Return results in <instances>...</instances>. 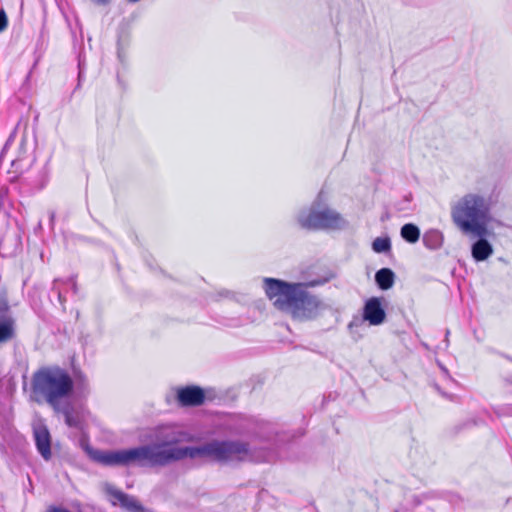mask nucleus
I'll return each mask as SVG.
<instances>
[{"label":"nucleus","mask_w":512,"mask_h":512,"mask_svg":"<svg viewBox=\"0 0 512 512\" xmlns=\"http://www.w3.org/2000/svg\"><path fill=\"white\" fill-rule=\"evenodd\" d=\"M192 435L176 425L163 426L155 434V441L130 449L97 452L94 458L108 466L163 467L186 457H207L214 461L242 462L251 456L250 446L241 440H212L198 447H179L192 441Z\"/></svg>","instance_id":"obj_1"},{"label":"nucleus","mask_w":512,"mask_h":512,"mask_svg":"<svg viewBox=\"0 0 512 512\" xmlns=\"http://www.w3.org/2000/svg\"><path fill=\"white\" fill-rule=\"evenodd\" d=\"M265 292L273 305L293 320L304 322L317 318L325 310V304L309 287L322 284L321 281L286 282L265 278Z\"/></svg>","instance_id":"obj_2"},{"label":"nucleus","mask_w":512,"mask_h":512,"mask_svg":"<svg viewBox=\"0 0 512 512\" xmlns=\"http://www.w3.org/2000/svg\"><path fill=\"white\" fill-rule=\"evenodd\" d=\"M74 382L67 370L46 366L34 372L31 380V398L47 403L52 409L70 398Z\"/></svg>","instance_id":"obj_3"},{"label":"nucleus","mask_w":512,"mask_h":512,"mask_svg":"<svg viewBox=\"0 0 512 512\" xmlns=\"http://www.w3.org/2000/svg\"><path fill=\"white\" fill-rule=\"evenodd\" d=\"M491 201L483 195L468 193L451 207L454 224L464 233L475 237L488 235Z\"/></svg>","instance_id":"obj_4"},{"label":"nucleus","mask_w":512,"mask_h":512,"mask_svg":"<svg viewBox=\"0 0 512 512\" xmlns=\"http://www.w3.org/2000/svg\"><path fill=\"white\" fill-rule=\"evenodd\" d=\"M298 222L306 229H342L346 226L344 218L335 210L321 205L319 201L312 204L309 210H302Z\"/></svg>","instance_id":"obj_5"},{"label":"nucleus","mask_w":512,"mask_h":512,"mask_svg":"<svg viewBox=\"0 0 512 512\" xmlns=\"http://www.w3.org/2000/svg\"><path fill=\"white\" fill-rule=\"evenodd\" d=\"M285 434H278L269 422L258 421V462H271L278 457L276 448L283 442Z\"/></svg>","instance_id":"obj_6"},{"label":"nucleus","mask_w":512,"mask_h":512,"mask_svg":"<svg viewBox=\"0 0 512 512\" xmlns=\"http://www.w3.org/2000/svg\"><path fill=\"white\" fill-rule=\"evenodd\" d=\"M15 337V320L12 317L8 300L0 295V344L7 343Z\"/></svg>","instance_id":"obj_7"},{"label":"nucleus","mask_w":512,"mask_h":512,"mask_svg":"<svg viewBox=\"0 0 512 512\" xmlns=\"http://www.w3.org/2000/svg\"><path fill=\"white\" fill-rule=\"evenodd\" d=\"M33 436L37 451L46 461L51 459V436L42 420L33 423Z\"/></svg>","instance_id":"obj_8"},{"label":"nucleus","mask_w":512,"mask_h":512,"mask_svg":"<svg viewBox=\"0 0 512 512\" xmlns=\"http://www.w3.org/2000/svg\"><path fill=\"white\" fill-rule=\"evenodd\" d=\"M54 412L61 414L67 426L80 429L82 426V416L79 410L70 401V398L59 404V407L53 408Z\"/></svg>","instance_id":"obj_9"},{"label":"nucleus","mask_w":512,"mask_h":512,"mask_svg":"<svg viewBox=\"0 0 512 512\" xmlns=\"http://www.w3.org/2000/svg\"><path fill=\"white\" fill-rule=\"evenodd\" d=\"M204 392L200 387L188 386L177 392V399L183 406H198L204 401Z\"/></svg>","instance_id":"obj_10"},{"label":"nucleus","mask_w":512,"mask_h":512,"mask_svg":"<svg viewBox=\"0 0 512 512\" xmlns=\"http://www.w3.org/2000/svg\"><path fill=\"white\" fill-rule=\"evenodd\" d=\"M364 319L371 325H379L385 320V311L378 298L369 299L364 306Z\"/></svg>","instance_id":"obj_11"},{"label":"nucleus","mask_w":512,"mask_h":512,"mask_svg":"<svg viewBox=\"0 0 512 512\" xmlns=\"http://www.w3.org/2000/svg\"><path fill=\"white\" fill-rule=\"evenodd\" d=\"M106 492L112 496L116 501L120 503V505L124 508H126L129 511L132 512H139L142 510L141 505L138 503V501L128 494H125L124 492L116 489L115 487L107 484L106 485Z\"/></svg>","instance_id":"obj_12"},{"label":"nucleus","mask_w":512,"mask_h":512,"mask_svg":"<svg viewBox=\"0 0 512 512\" xmlns=\"http://www.w3.org/2000/svg\"><path fill=\"white\" fill-rule=\"evenodd\" d=\"M71 290L74 294H77L78 287L73 277L67 279H55L52 285V291L56 293L57 298L61 305L66 302V294Z\"/></svg>","instance_id":"obj_13"},{"label":"nucleus","mask_w":512,"mask_h":512,"mask_svg":"<svg viewBox=\"0 0 512 512\" xmlns=\"http://www.w3.org/2000/svg\"><path fill=\"white\" fill-rule=\"evenodd\" d=\"M479 239L472 245L471 253L476 261H484L493 253L492 245L484 238Z\"/></svg>","instance_id":"obj_14"},{"label":"nucleus","mask_w":512,"mask_h":512,"mask_svg":"<svg viewBox=\"0 0 512 512\" xmlns=\"http://www.w3.org/2000/svg\"><path fill=\"white\" fill-rule=\"evenodd\" d=\"M423 244L430 250H438L442 247L444 236L441 231L437 229H430L423 235Z\"/></svg>","instance_id":"obj_15"},{"label":"nucleus","mask_w":512,"mask_h":512,"mask_svg":"<svg viewBox=\"0 0 512 512\" xmlns=\"http://www.w3.org/2000/svg\"><path fill=\"white\" fill-rule=\"evenodd\" d=\"M394 273L389 268H382L375 274V281L380 289L387 290L394 284Z\"/></svg>","instance_id":"obj_16"},{"label":"nucleus","mask_w":512,"mask_h":512,"mask_svg":"<svg viewBox=\"0 0 512 512\" xmlns=\"http://www.w3.org/2000/svg\"><path fill=\"white\" fill-rule=\"evenodd\" d=\"M401 237L407 241L408 243L414 244L420 238V230L419 228L412 223H407L401 227L400 231Z\"/></svg>","instance_id":"obj_17"},{"label":"nucleus","mask_w":512,"mask_h":512,"mask_svg":"<svg viewBox=\"0 0 512 512\" xmlns=\"http://www.w3.org/2000/svg\"><path fill=\"white\" fill-rule=\"evenodd\" d=\"M372 248L377 253L387 252L391 249L390 239L377 237L372 243Z\"/></svg>","instance_id":"obj_18"},{"label":"nucleus","mask_w":512,"mask_h":512,"mask_svg":"<svg viewBox=\"0 0 512 512\" xmlns=\"http://www.w3.org/2000/svg\"><path fill=\"white\" fill-rule=\"evenodd\" d=\"M8 20L5 12L0 9V32L4 31L7 28Z\"/></svg>","instance_id":"obj_19"},{"label":"nucleus","mask_w":512,"mask_h":512,"mask_svg":"<svg viewBox=\"0 0 512 512\" xmlns=\"http://www.w3.org/2000/svg\"><path fill=\"white\" fill-rule=\"evenodd\" d=\"M22 162H23L22 157H18L17 159L12 161V167L15 168V171H22L24 169Z\"/></svg>","instance_id":"obj_20"},{"label":"nucleus","mask_w":512,"mask_h":512,"mask_svg":"<svg viewBox=\"0 0 512 512\" xmlns=\"http://www.w3.org/2000/svg\"><path fill=\"white\" fill-rule=\"evenodd\" d=\"M46 512H71V511H69L68 509H65V508L51 506L47 509Z\"/></svg>","instance_id":"obj_21"},{"label":"nucleus","mask_w":512,"mask_h":512,"mask_svg":"<svg viewBox=\"0 0 512 512\" xmlns=\"http://www.w3.org/2000/svg\"><path fill=\"white\" fill-rule=\"evenodd\" d=\"M14 135H15V133L13 132V133L10 135V137L8 138V140L6 141L5 146H4V148H5V149H6V148L10 145V143L12 142V140H13V138H14Z\"/></svg>","instance_id":"obj_22"},{"label":"nucleus","mask_w":512,"mask_h":512,"mask_svg":"<svg viewBox=\"0 0 512 512\" xmlns=\"http://www.w3.org/2000/svg\"><path fill=\"white\" fill-rule=\"evenodd\" d=\"M99 5H107L111 0H94Z\"/></svg>","instance_id":"obj_23"},{"label":"nucleus","mask_w":512,"mask_h":512,"mask_svg":"<svg viewBox=\"0 0 512 512\" xmlns=\"http://www.w3.org/2000/svg\"><path fill=\"white\" fill-rule=\"evenodd\" d=\"M219 294L221 296H228L230 293L228 291H222V292H219Z\"/></svg>","instance_id":"obj_24"},{"label":"nucleus","mask_w":512,"mask_h":512,"mask_svg":"<svg viewBox=\"0 0 512 512\" xmlns=\"http://www.w3.org/2000/svg\"><path fill=\"white\" fill-rule=\"evenodd\" d=\"M123 54L120 49H118V58L122 60Z\"/></svg>","instance_id":"obj_25"},{"label":"nucleus","mask_w":512,"mask_h":512,"mask_svg":"<svg viewBox=\"0 0 512 512\" xmlns=\"http://www.w3.org/2000/svg\"><path fill=\"white\" fill-rule=\"evenodd\" d=\"M127 1L130 3H136V2H139L140 0H127Z\"/></svg>","instance_id":"obj_26"},{"label":"nucleus","mask_w":512,"mask_h":512,"mask_svg":"<svg viewBox=\"0 0 512 512\" xmlns=\"http://www.w3.org/2000/svg\"><path fill=\"white\" fill-rule=\"evenodd\" d=\"M24 147V140L21 141V149Z\"/></svg>","instance_id":"obj_27"}]
</instances>
